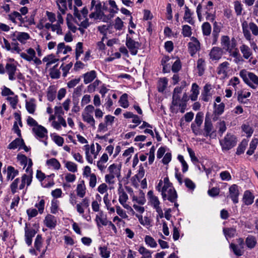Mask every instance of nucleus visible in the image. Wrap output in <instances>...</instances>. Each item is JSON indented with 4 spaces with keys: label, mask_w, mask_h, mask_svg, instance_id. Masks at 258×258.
I'll return each mask as SVG.
<instances>
[{
    "label": "nucleus",
    "mask_w": 258,
    "mask_h": 258,
    "mask_svg": "<svg viewBox=\"0 0 258 258\" xmlns=\"http://www.w3.org/2000/svg\"><path fill=\"white\" fill-rule=\"evenodd\" d=\"M236 137L231 134H227L223 139L220 141V144L223 151L230 150L236 146Z\"/></svg>",
    "instance_id": "nucleus-2"
},
{
    "label": "nucleus",
    "mask_w": 258,
    "mask_h": 258,
    "mask_svg": "<svg viewBox=\"0 0 258 258\" xmlns=\"http://www.w3.org/2000/svg\"><path fill=\"white\" fill-rule=\"evenodd\" d=\"M56 91L53 86H50L48 89L47 97L49 101H52L55 98Z\"/></svg>",
    "instance_id": "nucleus-43"
},
{
    "label": "nucleus",
    "mask_w": 258,
    "mask_h": 258,
    "mask_svg": "<svg viewBox=\"0 0 258 258\" xmlns=\"http://www.w3.org/2000/svg\"><path fill=\"white\" fill-rule=\"evenodd\" d=\"M205 62L202 58H199L197 61V69L198 70V74L199 76L203 75L205 71Z\"/></svg>",
    "instance_id": "nucleus-36"
},
{
    "label": "nucleus",
    "mask_w": 258,
    "mask_h": 258,
    "mask_svg": "<svg viewBox=\"0 0 258 258\" xmlns=\"http://www.w3.org/2000/svg\"><path fill=\"white\" fill-rule=\"evenodd\" d=\"M95 220L98 227L100 226V224L104 226L108 225L109 222L107 220L106 218L103 217L102 212L99 213V215H96Z\"/></svg>",
    "instance_id": "nucleus-28"
},
{
    "label": "nucleus",
    "mask_w": 258,
    "mask_h": 258,
    "mask_svg": "<svg viewBox=\"0 0 258 258\" xmlns=\"http://www.w3.org/2000/svg\"><path fill=\"white\" fill-rule=\"evenodd\" d=\"M191 42L188 43V49L191 56H194L200 49V43L195 37L190 38Z\"/></svg>",
    "instance_id": "nucleus-10"
},
{
    "label": "nucleus",
    "mask_w": 258,
    "mask_h": 258,
    "mask_svg": "<svg viewBox=\"0 0 258 258\" xmlns=\"http://www.w3.org/2000/svg\"><path fill=\"white\" fill-rule=\"evenodd\" d=\"M224 234L226 238H231L234 236L236 234V230L233 228H226L223 229Z\"/></svg>",
    "instance_id": "nucleus-40"
},
{
    "label": "nucleus",
    "mask_w": 258,
    "mask_h": 258,
    "mask_svg": "<svg viewBox=\"0 0 258 258\" xmlns=\"http://www.w3.org/2000/svg\"><path fill=\"white\" fill-rule=\"evenodd\" d=\"M97 183L96 176L94 173L90 174L89 176V186L91 188H94Z\"/></svg>",
    "instance_id": "nucleus-61"
},
{
    "label": "nucleus",
    "mask_w": 258,
    "mask_h": 258,
    "mask_svg": "<svg viewBox=\"0 0 258 258\" xmlns=\"http://www.w3.org/2000/svg\"><path fill=\"white\" fill-rule=\"evenodd\" d=\"M234 9L237 15H241L242 11V5L239 1L234 2Z\"/></svg>",
    "instance_id": "nucleus-59"
},
{
    "label": "nucleus",
    "mask_w": 258,
    "mask_h": 258,
    "mask_svg": "<svg viewBox=\"0 0 258 258\" xmlns=\"http://www.w3.org/2000/svg\"><path fill=\"white\" fill-rule=\"evenodd\" d=\"M230 197L234 203L236 204L238 202V196L239 195L238 187L236 184H233L229 188Z\"/></svg>",
    "instance_id": "nucleus-14"
},
{
    "label": "nucleus",
    "mask_w": 258,
    "mask_h": 258,
    "mask_svg": "<svg viewBox=\"0 0 258 258\" xmlns=\"http://www.w3.org/2000/svg\"><path fill=\"white\" fill-rule=\"evenodd\" d=\"M242 29L244 38L249 41L252 49L255 51L256 49H258V47L256 43L252 41L253 39H252L251 34L250 31L247 29V23L246 22H244L242 24Z\"/></svg>",
    "instance_id": "nucleus-9"
},
{
    "label": "nucleus",
    "mask_w": 258,
    "mask_h": 258,
    "mask_svg": "<svg viewBox=\"0 0 258 258\" xmlns=\"http://www.w3.org/2000/svg\"><path fill=\"white\" fill-rule=\"evenodd\" d=\"M167 80L166 78L160 79L158 84V90L160 92H163L167 87Z\"/></svg>",
    "instance_id": "nucleus-42"
},
{
    "label": "nucleus",
    "mask_w": 258,
    "mask_h": 258,
    "mask_svg": "<svg viewBox=\"0 0 258 258\" xmlns=\"http://www.w3.org/2000/svg\"><path fill=\"white\" fill-rule=\"evenodd\" d=\"M46 164L48 165L53 167L55 169H59L60 167V164L58 160L55 158H51L47 160Z\"/></svg>",
    "instance_id": "nucleus-46"
},
{
    "label": "nucleus",
    "mask_w": 258,
    "mask_h": 258,
    "mask_svg": "<svg viewBox=\"0 0 258 258\" xmlns=\"http://www.w3.org/2000/svg\"><path fill=\"white\" fill-rule=\"evenodd\" d=\"M128 200V196L126 192L123 190H119V202L120 204L126 203Z\"/></svg>",
    "instance_id": "nucleus-49"
},
{
    "label": "nucleus",
    "mask_w": 258,
    "mask_h": 258,
    "mask_svg": "<svg viewBox=\"0 0 258 258\" xmlns=\"http://www.w3.org/2000/svg\"><path fill=\"white\" fill-rule=\"evenodd\" d=\"M139 253L143 256H148V257H152V252L149 250L147 249L144 246H141L139 250Z\"/></svg>",
    "instance_id": "nucleus-55"
},
{
    "label": "nucleus",
    "mask_w": 258,
    "mask_h": 258,
    "mask_svg": "<svg viewBox=\"0 0 258 258\" xmlns=\"http://www.w3.org/2000/svg\"><path fill=\"white\" fill-rule=\"evenodd\" d=\"M66 167L69 171L75 172L77 171V165L74 162L68 161L66 163Z\"/></svg>",
    "instance_id": "nucleus-53"
},
{
    "label": "nucleus",
    "mask_w": 258,
    "mask_h": 258,
    "mask_svg": "<svg viewBox=\"0 0 258 258\" xmlns=\"http://www.w3.org/2000/svg\"><path fill=\"white\" fill-rule=\"evenodd\" d=\"M238 100L241 103H245L246 101L244 100V99L249 97L250 95L249 92L238 91Z\"/></svg>",
    "instance_id": "nucleus-39"
},
{
    "label": "nucleus",
    "mask_w": 258,
    "mask_h": 258,
    "mask_svg": "<svg viewBox=\"0 0 258 258\" xmlns=\"http://www.w3.org/2000/svg\"><path fill=\"white\" fill-rule=\"evenodd\" d=\"M42 245V237L40 235H37L34 242V246L37 250H40Z\"/></svg>",
    "instance_id": "nucleus-62"
},
{
    "label": "nucleus",
    "mask_w": 258,
    "mask_h": 258,
    "mask_svg": "<svg viewBox=\"0 0 258 258\" xmlns=\"http://www.w3.org/2000/svg\"><path fill=\"white\" fill-rule=\"evenodd\" d=\"M7 100L9 101L13 109L16 108V106L18 102V97L17 95H14L13 97H8Z\"/></svg>",
    "instance_id": "nucleus-50"
},
{
    "label": "nucleus",
    "mask_w": 258,
    "mask_h": 258,
    "mask_svg": "<svg viewBox=\"0 0 258 258\" xmlns=\"http://www.w3.org/2000/svg\"><path fill=\"white\" fill-rule=\"evenodd\" d=\"M145 241L147 245L151 247H156L157 246V243L151 236L146 235L145 237Z\"/></svg>",
    "instance_id": "nucleus-47"
},
{
    "label": "nucleus",
    "mask_w": 258,
    "mask_h": 258,
    "mask_svg": "<svg viewBox=\"0 0 258 258\" xmlns=\"http://www.w3.org/2000/svg\"><path fill=\"white\" fill-rule=\"evenodd\" d=\"M6 72L9 75V79L10 80L16 79L15 73L17 71V67L13 63H7L6 66Z\"/></svg>",
    "instance_id": "nucleus-16"
},
{
    "label": "nucleus",
    "mask_w": 258,
    "mask_h": 258,
    "mask_svg": "<svg viewBox=\"0 0 258 258\" xmlns=\"http://www.w3.org/2000/svg\"><path fill=\"white\" fill-rule=\"evenodd\" d=\"M247 29L249 28L252 34L254 36L258 35V26L254 22H250L248 25L247 24Z\"/></svg>",
    "instance_id": "nucleus-48"
},
{
    "label": "nucleus",
    "mask_w": 258,
    "mask_h": 258,
    "mask_svg": "<svg viewBox=\"0 0 258 258\" xmlns=\"http://www.w3.org/2000/svg\"><path fill=\"white\" fill-rule=\"evenodd\" d=\"M221 44L223 49L229 52H231L236 46L235 39H232L231 42L229 37L226 35L221 37Z\"/></svg>",
    "instance_id": "nucleus-8"
},
{
    "label": "nucleus",
    "mask_w": 258,
    "mask_h": 258,
    "mask_svg": "<svg viewBox=\"0 0 258 258\" xmlns=\"http://www.w3.org/2000/svg\"><path fill=\"white\" fill-rule=\"evenodd\" d=\"M22 144H24V140L22 139L17 138L12 142L8 146L10 149H15L18 147H21Z\"/></svg>",
    "instance_id": "nucleus-33"
},
{
    "label": "nucleus",
    "mask_w": 258,
    "mask_h": 258,
    "mask_svg": "<svg viewBox=\"0 0 258 258\" xmlns=\"http://www.w3.org/2000/svg\"><path fill=\"white\" fill-rule=\"evenodd\" d=\"M36 105L34 102V100L26 101V108L27 111L30 114H34L36 110Z\"/></svg>",
    "instance_id": "nucleus-37"
},
{
    "label": "nucleus",
    "mask_w": 258,
    "mask_h": 258,
    "mask_svg": "<svg viewBox=\"0 0 258 258\" xmlns=\"http://www.w3.org/2000/svg\"><path fill=\"white\" fill-rule=\"evenodd\" d=\"M9 18L13 23L16 22V19L19 20L20 22V26H22L23 24L24 27H28V25L35 24L34 16L32 15L29 18L27 16L23 18L20 13L14 11L9 15Z\"/></svg>",
    "instance_id": "nucleus-1"
},
{
    "label": "nucleus",
    "mask_w": 258,
    "mask_h": 258,
    "mask_svg": "<svg viewBox=\"0 0 258 258\" xmlns=\"http://www.w3.org/2000/svg\"><path fill=\"white\" fill-rule=\"evenodd\" d=\"M49 75L52 79H58L60 77V73L57 68H52L50 69Z\"/></svg>",
    "instance_id": "nucleus-51"
},
{
    "label": "nucleus",
    "mask_w": 258,
    "mask_h": 258,
    "mask_svg": "<svg viewBox=\"0 0 258 258\" xmlns=\"http://www.w3.org/2000/svg\"><path fill=\"white\" fill-rule=\"evenodd\" d=\"M56 4L61 14H64L67 9L66 0H56Z\"/></svg>",
    "instance_id": "nucleus-38"
},
{
    "label": "nucleus",
    "mask_w": 258,
    "mask_h": 258,
    "mask_svg": "<svg viewBox=\"0 0 258 258\" xmlns=\"http://www.w3.org/2000/svg\"><path fill=\"white\" fill-rule=\"evenodd\" d=\"M147 196L152 206L156 209V212L160 215V217H163V213L161 208L159 206L160 203L158 198L154 195L152 190H149L148 192Z\"/></svg>",
    "instance_id": "nucleus-6"
},
{
    "label": "nucleus",
    "mask_w": 258,
    "mask_h": 258,
    "mask_svg": "<svg viewBox=\"0 0 258 258\" xmlns=\"http://www.w3.org/2000/svg\"><path fill=\"white\" fill-rule=\"evenodd\" d=\"M125 45L129 49L131 54L135 55L138 53V49L141 44L138 41H136L128 35H126Z\"/></svg>",
    "instance_id": "nucleus-5"
},
{
    "label": "nucleus",
    "mask_w": 258,
    "mask_h": 258,
    "mask_svg": "<svg viewBox=\"0 0 258 258\" xmlns=\"http://www.w3.org/2000/svg\"><path fill=\"white\" fill-rule=\"evenodd\" d=\"M108 170L110 174L117 177H119L120 173V168L117 165L115 164L111 165L108 167Z\"/></svg>",
    "instance_id": "nucleus-32"
},
{
    "label": "nucleus",
    "mask_w": 258,
    "mask_h": 258,
    "mask_svg": "<svg viewBox=\"0 0 258 258\" xmlns=\"http://www.w3.org/2000/svg\"><path fill=\"white\" fill-rule=\"evenodd\" d=\"M178 159L181 163L182 167V171L183 173L186 172L188 170V166L187 163L186 162V161L184 160L183 156L181 155H178Z\"/></svg>",
    "instance_id": "nucleus-52"
},
{
    "label": "nucleus",
    "mask_w": 258,
    "mask_h": 258,
    "mask_svg": "<svg viewBox=\"0 0 258 258\" xmlns=\"http://www.w3.org/2000/svg\"><path fill=\"white\" fill-rule=\"evenodd\" d=\"M58 58H55L53 54H50L45 56L42 60L44 62H47L46 67H49L51 64L55 63L58 61Z\"/></svg>",
    "instance_id": "nucleus-35"
},
{
    "label": "nucleus",
    "mask_w": 258,
    "mask_h": 258,
    "mask_svg": "<svg viewBox=\"0 0 258 258\" xmlns=\"http://www.w3.org/2000/svg\"><path fill=\"white\" fill-rule=\"evenodd\" d=\"M214 110L213 114L214 116L213 117V120H216L218 118V116L221 115L224 110L225 104L223 103H221L220 104L217 105L216 103L214 104Z\"/></svg>",
    "instance_id": "nucleus-17"
},
{
    "label": "nucleus",
    "mask_w": 258,
    "mask_h": 258,
    "mask_svg": "<svg viewBox=\"0 0 258 258\" xmlns=\"http://www.w3.org/2000/svg\"><path fill=\"white\" fill-rule=\"evenodd\" d=\"M181 33L184 37H190L192 34L191 27L187 25L182 26Z\"/></svg>",
    "instance_id": "nucleus-45"
},
{
    "label": "nucleus",
    "mask_w": 258,
    "mask_h": 258,
    "mask_svg": "<svg viewBox=\"0 0 258 258\" xmlns=\"http://www.w3.org/2000/svg\"><path fill=\"white\" fill-rule=\"evenodd\" d=\"M96 72L94 70L87 72L83 75L84 82L85 84L91 83L96 78Z\"/></svg>",
    "instance_id": "nucleus-21"
},
{
    "label": "nucleus",
    "mask_w": 258,
    "mask_h": 258,
    "mask_svg": "<svg viewBox=\"0 0 258 258\" xmlns=\"http://www.w3.org/2000/svg\"><path fill=\"white\" fill-rule=\"evenodd\" d=\"M94 10L96 13L98 15H101L102 14L103 12L102 11V5L99 2L96 3L95 0H92L91 3L90 10Z\"/></svg>",
    "instance_id": "nucleus-25"
},
{
    "label": "nucleus",
    "mask_w": 258,
    "mask_h": 258,
    "mask_svg": "<svg viewBox=\"0 0 258 258\" xmlns=\"http://www.w3.org/2000/svg\"><path fill=\"white\" fill-rule=\"evenodd\" d=\"M19 173V171L16 170L14 167L9 166L7 168V178L8 180L13 179Z\"/></svg>",
    "instance_id": "nucleus-31"
},
{
    "label": "nucleus",
    "mask_w": 258,
    "mask_h": 258,
    "mask_svg": "<svg viewBox=\"0 0 258 258\" xmlns=\"http://www.w3.org/2000/svg\"><path fill=\"white\" fill-rule=\"evenodd\" d=\"M229 63L227 61L221 63L218 67V74H224L226 72Z\"/></svg>",
    "instance_id": "nucleus-58"
},
{
    "label": "nucleus",
    "mask_w": 258,
    "mask_h": 258,
    "mask_svg": "<svg viewBox=\"0 0 258 258\" xmlns=\"http://www.w3.org/2000/svg\"><path fill=\"white\" fill-rule=\"evenodd\" d=\"M184 9L185 12L183 16L184 20L189 24L193 25L194 24V21L191 17L192 13L191 12L190 10L186 6L184 7Z\"/></svg>",
    "instance_id": "nucleus-26"
},
{
    "label": "nucleus",
    "mask_w": 258,
    "mask_h": 258,
    "mask_svg": "<svg viewBox=\"0 0 258 258\" xmlns=\"http://www.w3.org/2000/svg\"><path fill=\"white\" fill-rule=\"evenodd\" d=\"M82 118L83 120L85 122H87L92 127L95 128V120L91 114H89L88 113H82Z\"/></svg>",
    "instance_id": "nucleus-29"
},
{
    "label": "nucleus",
    "mask_w": 258,
    "mask_h": 258,
    "mask_svg": "<svg viewBox=\"0 0 258 258\" xmlns=\"http://www.w3.org/2000/svg\"><path fill=\"white\" fill-rule=\"evenodd\" d=\"M257 243L255 237L252 235H248L245 239V244L249 249L253 248Z\"/></svg>",
    "instance_id": "nucleus-27"
},
{
    "label": "nucleus",
    "mask_w": 258,
    "mask_h": 258,
    "mask_svg": "<svg viewBox=\"0 0 258 258\" xmlns=\"http://www.w3.org/2000/svg\"><path fill=\"white\" fill-rule=\"evenodd\" d=\"M32 174L27 173V174H24L22 176L21 183L19 186V189H22L24 188L25 184L27 186L30 185L32 182Z\"/></svg>",
    "instance_id": "nucleus-18"
},
{
    "label": "nucleus",
    "mask_w": 258,
    "mask_h": 258,
    "mask_svg": "<svg viewBox=\"0 0 258 258\" xmlns=\"http://www.w3.org/2000/svg\"><path fill=\"white\" fill-rule=\"evenodd\" d=\"M254 197L253 194L248 190H246L243 195V202L246 205H251L254 200Z\"/></svg>",
    "instance_id": "nucleus-23"
},
{
    "label": "nucleus",
    "mask_w": 258,
    "mask_h": 258,
    "mask_svg": "<svg viewBox=\"0 0 258 258\" xmlns=\"http://www.w3.org/2000/svg\"><path fill=\"white\" fill-rule=\"evenodd\" d=\"M202 31L204 35L209 36L211 33V26L208 22H205L203 24Z\"/></svg>",
    "instance_id": "nucleus-41"
},
{
    "label": "nucleus",
    "mask_w": 258,
    "mask_h": 258,
    "mask_svg": "<svg viewBox=\"0 0 258 258\" xmlns=\"http://www.w3.org/2000/svg\"><path fill=\"white\" fill-rule=\"evenodd\" d=\"M191 92V94L190 95V99L192 101H196L199 94V87L196 83L192 84Z\"/></svg>",
    "instance_id": "nucleus-30"
},
{
    "label": "nucleus",
    "mask_w": 258,
    "mask_h": 258,
    "mask_svg": "<svg viewBox=\"0 0 258 258\" xmlns=\"http://www.w3.org/2000/svg\"><path fill=\"white\" fill-rule=\"evenodd\" d=\"M100 254L103 258H108L110 256V251L106 247H100Z\"/></svg>",
    "instance_id": "nucleus-60"
},
{
    "label": "nucleus",
    "mask_w": 258,
    "mask_h": 258,
    "mask_svg": "<svg viewBox=\"0 0 258 258\" xmlns=\"http://www.w3.org/2000/svg\"><path fill=\"white\" fill-rule=\"evenodd\" d=\"M237 244L231 243L230 248L233 250L234 253L237 256H241L244 254V242L242 238H239L236 239Z\"/></svg>",
    "instance_id": "nucleus-7"
},
{
    "label": "nucleus",
    "mask_w": 258,
    "mask_h": 258,
    "mask_svg": "<svg viewBox=\"0 0 258 258\" xmlns=\"http://www.w3.org/2000/svg\"><path fill=\"white\" fill-rule=\"evenodd\" d=\"M211 89V85L206 84L204 87L203 92L202 93L201 97L202 100L208 102L211 98V95L210 91Z\"/></svg>",
    "instance_id": "nucleus-22"
},
{
    "label": "nucleus",
    "mask_w": 258,
    "mask_h": 258,
    "mask_svg": "<svg viewBox=\"0 0 258 258\" xmlns=\"http://www.w3.org/2000/svg\"><path fill=\"white\" fill-rule=\"evenodd\" d=\"M223 55V50L221 48L214 47L211 50L209 55L210 59L213 60H219Z\"/></svg>",
    "instance_id": "nucleus-13"
},
{
    "label": "nucleus",
    "mask_w": 258,
    "mask_h": 258,
    "mask_svg": "<svg viewBox=\"0 0 258 258\" xmlns=\"http://www.w3.org/2000/svg\"><path fill=\"white\" fill-rule=\"evenodd\" d=\"M36 233V231L33 228H28L26 226L25 228V237L31 238L33 237Z\"/></svg>",
    "instance_id": "nucleus-54"
},
{
    "label": "nucleus",
    "mask_w": 258,
    "mask_h": 258,
    "mask_svg": "<svg viewBox=\"0 0 258 258\" xmlns=\"http://www.w3.org/2000/svg\"><path fill=\"white\" fill-rule=\"evenodd\" d=\"M83 52V43L78 42L76 48V59L78 60L81 54Z\"/></svg>",
    "instance_id": "nucleus-56"
},
{
    "label": "nucleus",
    "mask_w": 258,
    "mask_h": 258,
    "mask_svg": "<svg viewBox=\"0 0 258 258\" xmlns=\"http://www.w3.org/2000/svg\"><path fill=\"white\" fill-rule=\"evenodd\" d=\"M127 94H123L121 96L119 100L120 106L124 108H127L129 105L127 100Z\"/></svg>",
    "instance_id": "nucleus-44"
},
{
    "label": "nucleus",
    "mask_w": 258,
    "mask_h": 258,
    "mask_svg": "<svg viewBox=\"0 0 258 258\" xmlns=\"http://www.w3.org/2000/svg\"><path fill=\"white\" fill-rule=\"evenodd\" d=\"M242 129L244 132H245L247 137H250L253 134V130L251 126L247 124H243L242 126Z\"/></svg>",
    "instance_id": "nucleus-57"
},
{
    "label": "nucleus",
    "mask_w": 258,
    "mask_h": 258,
    "mask_svg": "<svg viewBox=\"0 0 258 258\" xmlns=\"http://www.w3.org/2000/svg\"><path fill=\"white\" fill-rule=\"evenodd\" d=\"M220 176L222 180L229 181L231 179V176L227 171L221 172L220 174Z\"/></svg>",
    "instance_id": "nucleus-64"
},
{
    "label": "nucleus",
    "mask_w": 258,
    "mask_h": 258,
    "mask_svg": "<svg viewBox=\"0 0 258 258\" xmlns=\"http://www.w3.org/2000/svg\"><path fill=\"white\" fill-rule=\"evenodd\" d=\"M161 195L164 201L167 200L171 203H175L177 200V195L172 186L168 187H162Z\"/></svg>",
    "instance_id": "nucleus-4"
},
{
    "label": "nucleus",
    "mask_w": 258,
    "mask_h": 258,
    "mask_svg": "<svg viewBox=\"0 0 258 258\" xmlns=\"http://www.w3.org/2000/svg\"><path fill=\"white\" fill-rule=\"evenodd\" d=\"M15 38L14 40H17L21 44H26L27 41L30 39V35L26 32L16 31L13 34Z\"/></svg>",
    "instance_id": "nucleus-11"
},
{
    "label": "nucleus",
    "mask_w": 258,
    "mask_h": 258,
    "mask_svg": "<svg viewBox=\"0 0 258 258\" xmlns=\"http://www.w3.org/2000/svg\"><path fill=\"white\" fill-rule=\"evenodd\" d=\"M86 187L84 180H81L77 185L76 191L77 195L80 198H83L86 194Z\"/></svg>",
    "instance_id": "nucleus-24"
},
{
    "label": "nucleus",
    "mask_w": 258,
    "mask_h": 258,
    "mask_svg": "<svg viewBox=\"0 0 258 258\" xmlns=\"http://www.w3.org/2000/svg\"><path fill=\"white\" fill-rule=\"evenodd\" d=\"M44 223L45 225L50 228H53L56 225V218L51 215H47L44 220Z\"/></svg>",
    "instance_id": "nucleus-19"
},
{
    "label": "nucleus",
    "mask_w": 258,
    "mask_h": 258,
    "mask_svg": "<svg viewBox=\"0 0 258 258\" xmlns=\"http://www.w3.org/2000/svg\"><path fill=\"white\" fill-rule=\"evenodd\" d=\"M240 76L250 87L255 89L258 85V77L252 73H246L244 70L240 72Z\"/></svg>",
    "instance_id": "nucleus-3"
},
{
    "label": "nucleus",
    "mask_w": 258,
    "mask_h": 258,
    "mask_svg": "<svg viewBox=\"0 0 258 258\" xmlns=\"http://www.w3.org/2000/svg\"><path fill=\"white\" fill-rule=\"evenodd\" d=\"M258 144V139L256 138L253 139L250 143L249 148L246 152L248 155H251L253 154L257 145Z\"/></svg>",
    "instance_id": "nucleus-34"
},
{
    "label": "nucleus",
    "mask_w": 258,
    "mask_h": 258,
    "mask_svg": "<svg viewBox=\"0 0 258 258\" xmlns=\"http://www.w3.org/2000/svg\"><path fill=\"white\" fill-rule=\"evenodd\" d=\"M184 183L186 187L190 190H194L196 187L194 182L188 178L184 179Z\"/></svg>",
    "instance_id": "nucleus-63"
},
{
    "label": "nucleus",
    "mask_w": 258,
    "mask_h": 258,
    "mask_svg": "<svg viewBox=\"0 0 258 258\" xmlns=\"http://www.w3.org/2000/svg\"><path fill=\"white\" fill-rule=\"evenodd\" d=\"M239 49L244 58L250 59L252 58V52L250 48L246 44H243L239 47Z\"/></svg>",
    "instance_id": "nucleus-15"
},
{
    "label": "nucleus",
    "mask_w": 258,
    "mask_h": 258,
    "mask_svg": "<svg viewBox=\"0 0 258 258\" xmlns=\"http://www.w3.org/2000/svg\"><path fill=\"white\" fill-rule=\"evenodd\" d=\"M204 135L205 137L212 136V133L214 132V127L212 123L211 119L207 114L205 117V120L204 123Z\"/></svg>",
    "instance_id": "nucleus-12"
},
{
    "label": "nucleus",
    "mask_w": 258,
    "mask_h": 258,
    "mask_svg": "<svg viewBox=\"0 0 258 258\" xmlns=\"http://www.w3.org/2000/svg\"><path fill=\"white\" fill-rule=\"evenodd\" d=\"M36 136L40 138H43L46 136L47 133L46 129L42 125H38L32 129Z\"/></svg>",
    "instance_id": "nucleus-20"
}]
</instances>
